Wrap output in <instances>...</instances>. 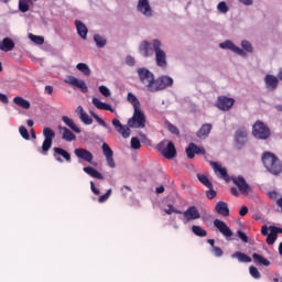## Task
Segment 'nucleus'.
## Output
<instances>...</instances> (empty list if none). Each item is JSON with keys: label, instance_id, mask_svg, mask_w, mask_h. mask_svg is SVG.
<instances>
[{"label": "nucleus", "instance_id": "nucleus-28", "mask_svg": "<svg viewBox=\"0 0 282 282\" xmlns=\"http://www.w3.org/2000/svg\"><path fill=\"white\" fill-rule=\"evenodd\" d=\"M58 129L61 131H63V135H62L63 140L67 141V142H73L76 140V135L67 127L59 126Z\"/></svg>", "mask_w": 282, "mask_h": 282}, {"label": "nucleus", "instance_id": "nucleus-53", "mask_svg": "<svg viewBox=\"0 0 282 282\" xmlns=\"http://www.w3.org/2000/svg\"><path fill=\"white\" fill-rule=\"evenodd\" d=\"M173 213L178 214V215L182 214V212H180V209H175V207H173V205H167V209H165V214L172 215Z\"/></svg>", "mask_w": 282, "mask_h": 282}, {"label": "nucleus", "instance_id": "nucleus-24", "mask_svg": "<svg viewBox=\"0 0 282 282\" xmlns=\"http://www.w3.org/2000/svg\"><path fill=\"white\" fill-rule=\"evenodd\" d=\"M213 130V124L212 123H203V126H200V129H198V131H196V137H198V139H207L208 135L210 134Z\"/></svg>", "mask_w": 282, "mask_h": 282}, {"label": "nucleus", "instance_id": "nucleus-19", "mask_svg": "<svg viewBox=\"0 0 282 282\" xmlns=\"http://www.w3.org/2000/svg\"><path fill=\"white\" fill-rule=\"evenodd\" d=\"M75 155L78 159L84 160L85 162H88V163H91L94 161V155L91 154V152H89V150L85 148L75 149Z\"/></svg>", "mask_w": 282, "mask_h": 282}, {"label": "nucleus", "instance_id": "nucleus-37", "mask_svg": "<svg viewBox=\"0 0 282 282\" xmlns=\"http://www.w3.org/2000/svg\"><path fill=\"white\" fill-rule=\"evenodd\" d=\"M196 177H198V182H200L206 188H214L213 183H210L208 176H205V174H198Z\"/></svg>", "mask_w": 282, "mask_h": 282}, {"label": "nucleus", "instance_id": "nucleus-26", "mask_svg": "<svg viewBox=\"0 0 282 282\" xmlns=\"http://www.w3.org/2000/svg\"><path fill=\"white\" fill-rule=\"evenodd\" d=\"M93 105L99 109V110H105V111H110V112H115V109L111 107V105L101 101L99 98L94 97L93 99Z\"/></svg>", "mask_w": 282, "mask_h": 282}, {"label": "nucleus", "instance_id": "nucleus-1", "mask_svg": "<svg viewBox=\"0 0 282 282\" xmlns=\"http://www.w3.org/2000/svg\"><path fill=\"white\" fill-rule=\"evenodd\" d=\"M112 126L115 127V130L123 139H128L131 135V129H144L147 127V116L142 108H137L132 112V117L128 119V124H122L121 121L117 118L112 120Z\"/></svg>", "mask_w": 282, "mask_h": 282}, {"label": "nucleus", "instance_id": "nucleus-10", "mask_svg": "<svg viewBox=\"0 0 282 282\" xmlns=\"http://www.w3.org/2000/svg\"><path fill=\"white\" fill-rule=\"evenodd\" d=\"M235 102L236 100L231 97L218 96L215 106L221 111H229L234 107Z\"/></svg>", "mask_w": 282, "mask_h": 282}, {"label": "nucleus", "instance_id": "nucleus-12", "mask_svg": "<svg viewBox=\"0 0 282 282\" xmlns=\"http://www.w3.org/2000/svg\"><path fill=\"white\" fill-rule=\"evenodd\" d=\"M185 153L187 154L188 159L193 160L195 155H205L206 150L204 147H198L196 143L189 142V145H187V149H185Z\"/></svg>", "mask_w": 282, "mask_h": 282}, {"label": "nucleus", "instance_id": "nucleus-16", "mask_svg": "<svg viewBox=\"0 0 282 282\" xmlns=\"http://www.w3.org/2000/svg\"><path fill=\"white\" fill-rule=\"evenodd\" d=\"M214 227H216L225 238H230L234 235L230 227H228L224 220H219V218L214 220Z\"/></svg>", "mask_w": 282, "mask_h": 282}, {"label": "nucleus", "instance_id": "nucleus-9", "mask_svg": "<svg viewBox=\"0 0 282 282\" xmlns=\"http://www.w3.org/2000/svg\"><path fill=\"white\" fill-rule=\"evenodd\" d=\"M234 140L237 149H242L248 142V128L245 126L238 127L235 131Z\"/></svg>", "mask_w": 282, "mask_h": 282}, {"label": "nucleus", "instance_id": "nucleus-2", "mask_svg": "<svg viewBox=\"0 0 282 282\" xmlns=\"http://www.w3.org/2000/svg\"><path fill=\"white\" fill-rule=\"evenodd\" d=\"M261 161L267 172L271 175L279 176L282 174V161L273 152H263Z\"/></svg>", "mask_w": 282, "mask_h": 282}, {"label": "nucleus", "instance_id": "nucleus-21", "mask_svg": "<svg viewBox=\"0 0 282 282\" xmlns=\"http://www.w3.org/2000/svg\"><path fill=\"white\" fill-rule=\"evenodd\" d=\"M102 151H104V154L107 159V163L108 165L111 167V169H115L116 167V163L113 161V152H112V149L109 147L108 143L104 142L102 144Z\"/></svg>", "mask_w": 282, "mask_h": 282}, {"label": "nucleus", "instance_id": "nucleus-62", "mask_svg": "<svg viewBox=\"0 0 282 282\" xmlns=\"http://www.w3.org/2000/svg\"><path fill=\"white\" fill-rule=\"evenodd\" d=\"M45 93L48 94V95H53L54 93V88L52 85H46L45 86Z\"/></svg>", "mask_w": 282, "mask_h": 282}, {"label": "nucleus", "instance_id": "nucleus-47", "mask_svg": "<svg viewBox=\"0 0 282 282\" xmlns=\"http://www.w3.org/2000/svg\"><path fill=\"white\" fill-rule=\"evenodd\" d=\"M249 274L253 278V279H261V273L259 272V270L256 267H250L249 268Z\"/></svg>", "mask_w": 282, "mask_h": 282}, {"label": "nucleus", "instance_id": "nucleus-22", "mask_svg": "<svg viewBox=\"0 0 282 282\" xmlns=\"http://www.w3.org/2000/svg\"><path fill=\"white\" fill-rule=\"evenodd\" d=\"M137 9H139V12H141V14L148 18L152 17V9L149 3V0H139V3L137 4Z\"/></svg>", "mask_w": 282, "mask_h": 282}, {"label": "nucleus", "instance_id": "nucleus-17", "mask_svg": "<svg viewBox=\"0 0 282 282\" xmlns=\"http://www.w3.org/2000/svg\"><path fill=\"white\" fill-rule=\"evenodd\" d=\"M66 84L80 89L82 93H84V94L88 93V87H87L85 80L78 79L77 77H75L73 75L67 76Z\"/></svg>", "mask_w": 282, "mask_h": 282}, {"label": "nucleus", "instance_id": "nucleus-46", "mask_svg": "<svg viewBox=\"0 0 282 282\" xmlns=\"http://www.w3.org/2000/svg\"><path fill=\"white\" fill-rule=\"evenodd\" d=\"M276 239H278V236H276L273 231H271V234H269V235L267 236V239H265L267 245H269V246L274 245L275 241H276Z\"/></svg>", "mask_w": 282, "mask_h": 282}, {"label": "nucleus", "instance_id": "nucleus-61", "mask_svg": "<svg viewBox=\"0 0 282 282\" xmlns=\"http://www.w3.org/2000/svg\"><path fill=\"white\" fill-rule=\"evenodd\" d=\"M271 232H274L276 236L278 234H282L281 227H270Z\"/></svg>", "mask_w": 282, "mask_h": 282}, {"label": "nucleus", "instance_id": "nucleus-14", "mask_svg": "<svg viewBox=\"0 0 282 282\" xmlns=\"http://www.w3.org/2000/svg\"><path fill=\"white\" fill-rule=\"evenodd\" d=\"M209 165L212 166L214 173L221 180L229 182V175L226 167H223L220 163H216V161H209Z\"/></svg>", "mask_w": 282, "mask_h": 282}, {"label": "nucleus", "instance_id": "nucleus-52", "mask_svg": "<svg viewBox=\"0 0 282 282\" xmlns=\"http://www.w3.org/2000/svg\"><path fill=\"white\" fill-rule=\"evenodd\" d=\"M237 237L245 243H248L249 242V238L247 236V234H245V231H237Z\"/></svg>", "mask_w": 282, "mask_h": 282}, {"label": "nucleus", "instance_id": "nucleus-55", "mask_svg": "<svg viewBox=\"0 0 282 282\" xmlns=\"http://www.w3.org/2000/svg\"><path fill=\"white\" fill-rule=\"evenodd\" d=\"M212 252L216 258H220L224 256V251L219 247H213Z\"/></svg>", "mask_w": 282, "mask_h": 282}, {"label": "nucleus", "instance_id": "nucleus-58", "mask_svg": "<svg viewBox=\"0 0 282 282\" xmlns=\"http://www.w3.org/2000/svg\"><path fill=\"white\" fill-rule=\"evenodd\" d=\"M95 120H96L100 126H102L104 128H107V127H108V124L106 123V121H105L102 118H100L99 116H95Z\"/></svg>", "mask_w": 282, "mask_h": 282}, {"label": "nucleus", "instance_id": "nucleus-43", "mask_svg": "<svg viewBox=\"0 0 282 282\" xmlns=\"http://www.w3.org/2000/svg\"><path fill=\"white\" fill-rule=\"evenodd\" d=\"M130 147H132V150L141 149V142L138 137H132V139H130Z\"/></svg>", "mask_w": 282, "mask_h": 282}, {"label": "nucleus", "instance_id": "nucleus-13", "mask_svg": "<svg viewBox=\"0 0 282 282\" xmlns=\"http://www.w3.org/2000/svg\"><path fill=\"white\" fill-rule=\"evenodd\" d=\"M219 47L223 50H230L231 52H234L235 54L246 57L247 53L246 51H243L241 47L237 46L234 42H231L230 40H227L225 42L219 43Z\"/></svg>", "mask_w": 282, "mask_h": 282}, {"label": "nucleus", "instance_id": "nucleus-31", "mask_svg": "<svg viewBox=\"0 0 282 282\" xmlns=\"http://www.w3.org/2000/svg\"><path fill=\"white\" fill-rule=\"evenodd\" d=\"M14 104L22 108V109H25V110H29L31 108V104L29 100L24 99L23 97L21 96H15L14 99H13Z\"/></svg>", "mask_w": 282, "mask_h": 282}, {"label": "nucleus", "instance_id": "nucleus-6", "mask_svg": "<svg viewBox=\"0 0 282 282\" xmlns=\"http://www.w3.org/2000/svg\"><path fill=\"white\" fill-rule=\"evenodd\" d=\"M159 151L167 160H173L177 154L174 142L167 140H163L159 143Z\"/></svg>", "mask_w": 282, "mask_h": 282}, {"label": "nucleus", "instance_id": "nucleus-25", "mask_svg": "<svg viewBox=\"0 0 282 282\" xmlns=\"http://www.w3.org/2000/svg\"><path fill=\"white\" fill-rule=\"evenodd\" d=\"M15 47V43L11 37H4L2 41H0V50L2 52H12Z\"/></svg>", "mask_w": 282, "mask_h": 282}, {"label": "nucleus", "instance_id": "nucleus-34", "mask_svg": "<svg viewBox=\"0 0 282 282\" xmlns=\"http://www.w3.org/2000/svg\"><path fill=\"white\" fill-rule=\"evenodd\" d=\"M128 102L132 105V108L140 109L141 108V102L139 98L133 94V93H128Z\"/></svg>", "mask_w": 282, "mask_h": 282}, {"label": "nucleus", "instance_id": "nucleus-50", "mask_svg": "<svg viewBox=\"0 0 282 282\" xmlns=\"http://www.w3.org/2000/svg\"><path fill=\"white\" fill-rule=\"evenodd\" d=\"M205 195L208 199H214L217 197V192L214 189V187H208V189L205 192Z\"/></svg>", "mask_w": 282, "mask_h": 282}, {"label": "nucleus", "instance_id": "nucleus-32", "mask_svg": "<svg viewBox=\"0 0 282 282\" xmlns=\"http://www.w3.org/2000/svg\"><path fill=\"white\" fill-rule=\"evenodd\" d=\"M252 261L257 265L269 267L271 264V262L269 260H267L264 257H262L258 253L252 254Z\"/></svg>", "mask_w": 282, "mask_h": 282}, {"label": "nucleus", "instance_id": "nucleus-60", "mask_svg": "<svg viewBox=\"0 0 282 282\" xmlns=\"http://www.w3.org/2000/svg\"><path fill=\"white\" fill-rule=\"evenodd\" d=\"M0 102L2 104H9V99H8V96L3 93H0Z\"/></svg>", "mask_w": 282, "mask_h": 282}, {"label": "nucleus", "instance_id": "nucleus-40", "mask_svg": "<svg viewBox=\"0 0 282 282\" xmlns=\"http://www.w3.org/2000/svg\"><path fill=\"white\" fill-rule=\"evenodd\" d=\"M29 39L35 43L36 45H43L44 44V36L35 35L30 33Z\"/></svg>", "mask_w": 282, "mask_h": 282}, {"label": "nucleus", "instance_id": "nucleus-3", "mask_svg": "<svg viewBox=\"0 0 282 282\" xmlns=\"http://www.w3.org/2000/svg\"><path fill=\"white\" fill-rule=\"evenodd\" d=\"M137 74L139 75V80L141 84L148 88V91H153V86L155 84V76L154 74L147 67H139L137 68Z\"/></svg>", "mask_w": 282, "mask_h": 282}, {"label": "nucleus", "instance_id": "nucleus-8", "mask_svg": "<svg viewBox=\"0 0 282 282\" xmlns=\"http://www.w3.org/2000/svg\"><path fill=\"white\" fill-rule=\"evenodd\" d=\"M43 135L45 140L43 141L41 153L43 155H47V152L53 145V139L55 138L56 133L52 128L45 127L43 129Z\"/></svg>", "mask_w": 282, "mask_h": 282}, {"label": "nucleus", "instance_id": "nucleus-20", "mask_svg": "<svg viewBox=\"0 0 282 282\" xmlns=\"http://www.w3.org/2000/svg\"><path fill=\"white\" fill-rule=\"evenodd\" d=\"M264 84L267 89L274 91L279 86V78L274 75L267 74L264 76Z\"/></svg>", "mask_w": 282, "mask_h": 282}, {"label": "nucleus", "instance_id": "nucleus-45", "mask_svg": "<svg viewBox=\"0 0 282 282\" xmlns=\"http://www.w3.org/2000/svg\"><path fill=\"white\" fill-rule=\"evenodd\" d=\"M217 10L223 13V14H226L228 11H229V8L227 6V3L225 1H220L218 4H217Z\"/></svg>", "mask_w": 282, "mask_h": 282}, {"label": "nucleus", "instance_id": "nucleus-23", "mask_svg": "<svg viewBox=\"0 0 282 282\" xmlns=\"http://www.w3.org/2000/svg\"><path fill=\"white\" fill-rule=\"evenodd\" d=\"M215 212L218 215H221L223 217H228L230 215V209L228 207V203H225L224 200H219L215 205Z\"/></svg>", "mask_w": 282, "mask_h": 282}, {"label": "nucleus", "instance_id": "nucleus-41", "mask_svg": "<svg viewBox=\"0 0 282 282\" xmlns=\"http://www.w3.org/2000/svg\"><path fill=\"white\" fill-rule=\"evenodd\" d=\"M19 9L22 13H26L30 11V4L28 0H20L19 1Z\"/></svg>", "mask_w": 282, "mask_h": 282}, {"label": "nucleus", "instance_id": "nucleus-36", "mask_svg": "<svg viewBox=\"0 0 282 282\" xmlns=\"http://www.w3.org/2000/svg\"><path fill=\"white\" fill-rule=\"evenodd\" d=\"M192 232H194L196 237H207L206 229H203L199 225H192Z\"/></svg>", "mask_w": 282, "mask_h": 282}, {"label": "nucleus", "instance_id": "nucleus-51", "mask_svg": "<svg viewBox=\"0 0 282 282\" xmlns=\"http://www.w3.org/2000/svg\"><path fill=\"white\" fill-rule=\"evenodd\" d=\"M167 130H170V132L174 135H180L178 128L175 124L171 123V122H167Z\"/></svg>", "mask_w": 282, "mask_h": 282}, {"label": "nucleus", "instance_id": "nucleus-49", "mask_svg": "<svg viewBox=\"0 0 282 282\" xmlns=\"http://www.w3.org/2000/svg\"><path fill=\"white\" fill-rule=\"evenodd\" d=\"M99 91L106 98H109L111 96L110 89L105 85L99 86Z\"/></svg>", "mask_w": 282, "mask_h": 282}, {"label": "nucleus", "instance_id": "nucleus-7", "mask_svg": "<svg viewBox=\"0 0 282 282\" xmlns=\"http://www.w3.org/2000/svg\"><path fill=\"white\" fill-rule=\"evenodd\" d=\"M174 79L169 75L159 76L154 79V85L152 87V93H159L165 90L170 87H173Z\"/></svg>", "mask_w": 282, "mask_h": 282}, {"label": "nucleus", "instance_id": "nucleus-35", "mask_svg": "<svg viewBox=\"0 0 282 282\" xmlns=\"http://www.w3.org/2000/svg\"><path fill=\"white\" fill-rule=\"evenodd\" d=\"M84 172L94 178L101 180V181L105 180V176H102V174H100L98 170H95V167H90V166L84 167Z\"/></svg>", "mask_w": 282, "mask_h": 282}, {"label": "nucleus", "instance_id": "nucleus-33", "mask_svg": "<svg viewBox=\"0 0 282 282\" xmlns=\"http://www.w3.org/2000/svg\"><path fill=\"white\" fill-rule=\"evenodd\" d=\"M231 259H237L238 262H241V263L252 262V259L250 257H248L247 254L239 252V251L231 254Z\"/></svg>", "mask_w": 282, "mask_h": 282}, {"label": "nucleus", "instance_id": "nucleus-29", "mask_svg": "<svg viewBox=\"0 0 282 282\" xmlns=\"http://www.w3.org/2000/svg\"><path fill=\"white\" fill-rule=\"evenodd\" d=\"M62 120L68 128L72 129V131H74L77 134L82 133L80 128L75 123V121L72 118H69L68 116H63Z\"/></svg>", "mask_w": 282, "mask_h": 282}, {"label": "nucleus", "instance_id": "nucleus-11", "mask_svg": "<svg viewBox=\"0 0 282 282\" xmlns=\"http://www.w3.org/2000/svg\"><path fill=\"white\" fill-rule=\"evenodd\" d=\"M231 181L235 185H237L238 192L241 195L248 196L251 193V187L243 176L234 177Z\"/></svg>", "mask_w": 282, "mask_h": 282}, {"label": "nucleus", "instance_id": "nucleus-57", "mask_svg": "<svg viewBox=\"0 0 282 282\" xmlns=\"http://www.w3.org/2000/svg\"><path fill=\"white\" fill-rule=\"evenodd\" d=\"M248 213H249L248 207H246V206L240 207V209H239V216H240V217H245V216H247V215H248Z\"/></svg>", "mask_w": 282, "mask_h": 282}, {"label": "nucleus", "instance_id": "nucleus-27", "mask_svg": "<svg viewBox=\"0 0 282 282\" xmlns=\"http://www.w3.org/2000/svg\"><path fill=\"white\" fill-rule=\"evenodd\" d=\"M151 51V43L149 41H141V45H139V53L141 56L148 58L152 55Z\"/></svg>", "mask_w": 282, "mask_h": 282}, {"label": "nucleus", "instance_id": "nucleus-38", "mask_svg": "<svg viewBox=\"0 0 282 282\" xmlns=\"http://www.w3.org/2000/svg\"><path fill=\"white\" fill-rule=\"evenodd\" d=\"M76 67L84 76L89 77L91 75L90 67L86 63H78Z\"/></svg>", "mask_w": 282, "mask_h": 282}, {"label": "nucleus", "instance_id": "nucleus-18", "mask_svg": "<svg viewBox=\"0 0 282 282\" xmlns=\"http://www.w3.org/2000/svg\"><path fill=\"white\" fill-rule=\"evenodd\" d=\"M183 217H185V221H193L200 219L199 209L195 207V205H192V207H187L185 212H183Z\"/></svg>", "mask_w": 282, "mask_h": 282}, {"label": "nucleus", "instance_id": "nucleus-4", "mask_svg": "<svg viewBox=\"0 0 282 282\" xmlns=\"http://www.w3.org/2000/svg\"><path fill=\"white\" fill-rule=\"evenodd\" d=\"M152 48L154 50L156 66L163 69H166L167 67L166 53L162 48V42L159 39L152 40Z\"/></svg>", "mask_w": 282, "mask_h": 282}, {"label": "nucleus", "instance_id": "nucleus-63", "mask_svg": "<svg viewBox=\"0 0 282 282\" xmlns=\"http://www.w3.org/2000/svg\"><path fill=\"white\" fill-rule=\"evenodd\" d=\"M86 111L84 110L83 106H78L76 109V113L79 116V118L85 113Z\"/></svg>", "mask_w": 282, "mask_h": 282}, {"label": "nucleus", "instance_id": "nucleus-64", "mask_svg": "<svg viewBox=\"0 0 282 282\" xmlns=\"http://www.w3.org/2000/svg\"><path fill=\"white\" fill-rule=\"evenodd\" d=\"M268 196L270 199H276L279 194L278 192H269Z\"/></svg>", "mask_w": 282, "mask_h": 282}, {"label": "nucleus", "instance_id": "nucleus-15", "mask_svg": "<svg viewBox=\"0 0 282 282\" xmlns=\"http://www.w3.org/2000/svg\"><path fill=\"white\" fill-rule=\"evenodd\" d=\"M53 151H54L53 156L57 162L63 163L64 162L63 159L66 160V162H68V163L72 162V156H70L69 152H67V150L59 148V147H55L53 149Z\"/></svg>", "mask_w": 282, "mask_h": 282}, {"label": "nucleus", "instance_id": "nucleus-59", "mask_svg": "<svg viewBox=\"0 0 282 282\" xmlns=\"http://www.w3.org/2000/svg\"><path fill=\"white\" fill-rule=\"evenodd\" d=\"M90 186H91V191L95 195H97V196L100 195V189H98V187H96L94 181H91Z\"/></svg>", "mask_w": 282, "mask_h": 282}, {"label": "nucleus", "instance_id": "nucleus-42", "mask_svg": "<svg viewBox=\"0 0 282 282\" xmlns=\"http://www.w3.org/2000/svg\"><path fill=\"white\" fill-rule=\"evenodd\" d=\"M241 47L247 53H253L252 44L247 40L241 41Z\"/></svg>", "mask_w": 282, "mask_h": 282}, {"label": "nucleus", "instance_id": "nucleus-5", "mask_svg": "<svg viewBox=\"0 0 282 282\" xmlns=\"http://www.w3.org/2000/svg\"><path fill=\"white\" fill-rule=\"evenodd\" d=\"M252 135L259 140H267L271 137V130L263 121L257 120L252 126Z\"/></svg>", "mask_w": 282, "mask_h": 282}, {"label": "nucleus", "instance_id": "nucleus-39", "mask_svg": "<svg viewBox=\"0 0 282 282\" xmlns=\"http://www.w3.org/2000/svg\"><path fill=\"white\" fill-rule=\"evenodd\" d=\"M94 40L99 48H102L107 44V40L100 34H95Z\"/></svg>", "mask_w": 282, "mask_h": 282}, {"label": "nucleus", "instance_id": "nucleus-56", "mask_svg": "<svg viewBox=\"0 0 282 282\" xmlns=\"http://www.w3.org/2000/svg\"><path fill=\"white\" fill-rule=\"evenodd\" d=\"M126 64L130 67L134 66L135 65V59L133 56L131 55H128L126 56Z\"/></svg>", "mask_w": 282, "mask_h": 282}, {"label": "nucleus", "instance_id": "nucleus-44", "mask_svg": "<svg viewBox=\"0 0 282 282\" xmlns=\"http://www.w3.org/2000/svg\"><path fill=\"white\" fill-rule=\"evenodd\" d=\"M79 118L87 126H90L94 122L93 118L89 117V115L86 111Z\"/></svg>", "mask_w": 282, "mask_h": 282}, {"label": "nucleus", "instance_id": "nucleus-48", "mask_svg": "<svg viewBox=\"0 0 282 282\" xmlns=\"http://www.w3.org/2000/svg\"><path fill=\"white\" fill-rule=\"evenodd\" d=\"M19 132H20V134L22 135L23 139L30 140V133H29L25 126H20Z\"/></svg>", "mask_w": 282, "mask_h": 282}, {"label": "nucleus", "instance_id": "nucleus-54", "mask_svg": "<svg viewBox=\"0 0 282 282\" xmlns=\"http://www.w3.org/2000/svg\"><path fill=\"white\" fill-rule=\"evenodd\" d=\"M111 193H112V189H108V192H107L106 194H102V195L98 198L99 203L102 204V203L107 202V199L110 197Z\"/></svg>", "mask_w": 282, "mask_h": 282}, {"label": "nucleus", "instance_id": "nucleus-30", "mask_svg": "<svg viewBox=\"0 0 282 282\" xmlns=\"http://www.w3.org/2000/svg\"><path fill=\"white\" fill-rule=\"evenodd\" d=\"M75 25H76L79 36L83 40H86L87 34H88V28L80 20H76Z\"/></svg>", "mask_w": 282, "mask_h": 282}]
</instances>
